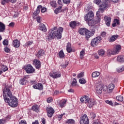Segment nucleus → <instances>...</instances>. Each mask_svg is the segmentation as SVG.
<instances>
[{
  "label": "nucleus",
  "instance_id": "nucleus-1",
  "mask_svg": "<svg viewBox=\"0 0 124 124\" xmlns=\"http://www.w3.org/2000/svg\"><path fill=\"white\" fill-rule=\"evenodd\" d=\"M11 89H12V85L8 84L5 86L3 92L4 100H5V102L8 103L9 106L11 107H17L18 105L17 98L13 96V95H12V92L11 91Z\"/></svg>",
  "mask_w": 124,
  "mask_h": 124
},
{
  "label": "nucleus",
  "instance_id": "nucleus-2",
  "mask_svg": "<svg viewBox=\"0 0 124 124\" xmlns=\"http://www.w3.org/2000/svg\"><path fill=\"white\" fill-rule=\"evenodd\" d=\"M63 31V28L62 27L58 28L56 27H54L52 28V29L49 31L48 39L51 40V39H54L56 37L58 39H61Z\"/></svg>",
  "mask_w": 124,
  "mask_h": 124
},
{
  "label": "nucleus",
  "instance_id": "nucleus-3",
  "mask_svg": "<svg viewBox=\"0 0 124 124\" xmlns=\"http://www.w3.org/2000/svg\"><path fill=\"white\" fill-rule=\"evenodd\" d=\"M108 3H109L108 0H103V2L99 6V8L96 13V16L98 19V21H100V13H102L104 12V10L107 9V7H108Z\"/></svg>",
  "mask_w": 124,
  "mask_h": 124
},
{
  "label": "nucleus",
  "instance_id": "nucleus-4",
  "mask_svg": "<svg viewBox=\"0 0 124 124\" xmlns=\"http://www.w3.org/2000/svg\"><path fill=\"white\" fill-rule=\"evenodd\" d=\"M121 49H122L121 46L117 45L112 50L108 49V54H109V55H116V54H118L120 52Z\"/></svg>",
  "mask_w": 124,
  "mask_h": 124
},
{
  "label": "nucleus",
  "instance_id": "nucleus-5",
  "mask_svg": "<svg viewBox=\"0 0 124 124\" xmlns=\"http://www.w3.org/2000/svg\"><path fill=\"white\" fill-rule=\"evenodd\" d=\"M101 40H102V38L100 36H98L93 38L91 41V46L93 47L97 46V45L100 43Z\"/></svg>",
  "mask_w": 124,
  "mask_h": 124
},
{
  "label": "nucleus",
  "instance_id": "nucleus-6",
  "mask_svg": "<svg viewBox=\"0 0 124 124\" xmlns=\"http://www.w3.org/2000/svg\"><path fill=\"white\" fill-rule=\"evenodd\" d=\"M80 124H89L90 121H89V118L87 115L84 114L80 118Z\"/></svg>",
  "mask_w": 124,
  "mask_h": 124
},
{
  "label": "nucleus",
  "instance_id": "nucleus-7",
  "mask_svg": "<svg viewBox=\"0 0 124 124\" xmlns=\"http://www.w3.org/2000/svg\"><path fill=\"white\" fill-rule=\"evenodd\" d=\"M94 16L93 12H89L86 16H85L84 19L86 22H90L93 19Z\"/></svg>",
  "mask_w": 124,
  "mask_h": 124
},
{
  "label": "nucleus",
  "instance_id": "nucleus-8",
  "mask_svg": "<svg viewBox=\"0 0 124 124\" xmlns=\"http://www.w3.org/2000/svg\"><path fill=\"white\" fill-rule=\"evenodd\" d=\"M25 70L28 74L33 73L35 71L34 68H33V67L31 64H28L26 66Z\"/></svg>",
  "mask_w": 124,
  "mask_h": 124
},
{
  "label": "nucleus",
  "instance_id": "nucleus-9",
  "mask_svg": "<svg viewBox=\"0 0 124 124\" xmlns=\"http://www.w3.org/2000/svg\"><path fill=\"white\" fill-rule=\"evenodd\" d=\"M50 77L56 79L57 78H59L62 76V74H61V72H51L49 74Z\"/></svg>",
  "mask_w": 124,
  "mask_h": 124
},
{
  "label": "nucleus",
  "instance_id": "nucleus-10",
  "mask_svg": "<svg viewBox=\"0 0 124 124\" xmlns=\"http://www.w3.org/2000/svg\"><path fill=\"white\" fill-rule=\"evenodd\" d=\"M33 64L36 67V69H39L41 67V62L37 59L33 61Z\"/></svg>",
  "mask_w": 124,
  "mask_h": 124
},
{
  "label": "nucleus",
  "instance_id": "nucleus-11",
  "mask_svg": "<svg viewBox=\"0 0 124 124\" xmlns=\"http://www.w3.org/2000/svg\"><path fill=\"white\" fill-rule=\"evenodd\" d=\"M46 111H47V114L48 117L49 118H51L52 116H53V114L55 112V111L54 110V109L52 108V107H49L48 108H46Z\"/></svg>",
  "mask_w": 124,
  "mask_h": 124
},
{
  "label": "nucleus",
  "instance_id": "nucleus-12",
  "mask_svg": "<svg viewBox=\"0 0 124 124\" xmlns=\"http://www.w3.org/2000/svg\"><path fill=\"white\" fill-rule=\"evenodd\" d=\"M103 86L100 84H97L96 88V92L98 94H101L102 93V90Z\"/></svg>",
  "mask_w": 124,
  "mask_h": 124
},
{
  "label": "nucleus",
  "instance_id": "nucleus-13",
  "mask_svg": "<svg viewBox=\"0 0 124 124\" xmlns=\"http://www.w3.org/2000/svg\"><path fill=\"white\" fill-rule=\"evenodd\" d=\"M80 100L82 103L87 104L89 100H90V97L88 96H83L80 98Z\"/></svg>",
  "mask_w": 124,
  "mask_h": 124
},
{
  "label": "nucleus",
  "instance_id": "nucleus-14",
  "mask_svg": "<svg viewBox=\"0 0 124 124\" xmlns=\"http://www.w3.org/2000/svg\"><path fill=\"white\" fill-rule=\"evenodd\" d=\"M95 103H96L94 100L89 98V100L88 101V102H87V105L89 108H92Z\"/></svg>",
  "mask_w": 124,
  "mask_h": 124
},
{
  "label": "nucleus",
  "instance_id": "nucleus-15",
  "mask_svg": "<svg viewBox=\"0 0 124 124\" xmlns=\"http://www.w3.org/2000/svg\"><path fill=\"white\" fill-rule=\"evenodd\" d=\"M104 20L105 21L106 25H107L108 27H110V24H111V17L106 16L104 17Z\"/></svg>",
  "mask_w": 124,
  "mask_h": 124
},
{
  "label": "nucleus",
  "instance_id": "nucleus-16",
  "mask_svg": "<svg viewBox=\"0 0 124 124\" xmlns=\"http://www.w3.org/2000/svg\"><path fill=\"white\" fill-rule=\"evenodd\" d=\"M33 88L36 90H40V91H41L42 90H43V85L41 83H37L36 84L33 85Z\"/></svg>",
  "mask_w": 124,
  "mask_h": 124
},
{
  "label": "nucleus",
  "instance_id": "nucleus-17",
  "mask_svg": "<svg viewBox=\"0 0 124 124\" xmlns=\"http://www.w3.org/2000/svg\"><path fill=\"white\" fill-rule=\"evenodd\" d=\"M39 30L40 31H42L43 32H46L47 31V28H46V26L44 24L41 23L39 26Z\"/></svg>",
  "mask_w": 124,
  "mask_h": 124
},
{
  "label": "nucleus",
  "instance_id": "nucleus-18",
  "mask_svg": "<svg viewBox=\"0 0 124 124\" xmlns=\"http://www.w3.org/2000/svg\"><path fill=\"white\" fill-rule=\"evenodd\" d=\"M87 31H88V30L87 29H86L85 28H81L79 30L78 32L81 35H86V34H87Z\"/></svg>",
  "mask_w": 124,
  "mask_h": 124
},
{
  "label": "nucleus",
  "instance_id": "nucleus-19",
  "mask_svg": "<svg viewBox=\"0 0 124 124\" xmlns=\"http://www.w3.org/2000/svg\"><path fill=\"white\" fill-rule=\"evenodd\" d=\"M44 55H45L44 50H42V49H40L38 51L37 54L36 55V57H37L38 58H40V57L42 56H44Z\"/></svg>",
  "mask_w": 124,
  "mask_h": 124
},
{
  "label": "nucleus",
  "instance_id": "nucleus-20",
  "mask_svg": "<svg viewBox=\"0 0 124 124\" xmlns=\"http://www.w3.org/2000/svg\"><path fill=\"white\" fill-rule=\"evenodd\" d=\"M19 83L20 85H26V83H27V78L26 77H24L20 78L19 80Z\"/></svg>",
  "mask_w": 124,
  "mask_h": 124
},
{
  "label": "nucleus",
  "instance_id": "nucleus-21",
  "mask_svg": "<svg viewBox=\"0 0 124 124\" xmlns=\"http://www.w3.org/2000/svg\"><path fill=\"white\" fill-rule=\"evenodd\" d=\"M13 44L16 48H18L20 46V41L18 40H15L13 42Z\"/></svg>",
  "mask_w": 124,
  "mask_h": 124
},
{
  "label": "nucleus",
  "instance_id": "nucleus-22",
  "mask_svg": "<svg viewBox=\"0 0 124 124\" xmlns=\"http://www.w3.org/2000/svg\"><path fill=\"white\" fill-rule=\"evenodd\" d=\"M5 31V25L0 22V32H3Z\"/></svg>",
  "mask_w": 124,
  "mask_h": 124
},
{
  "label": "nucleus",
  "instance_id": "nucleus-23",
  "mask_svg": "<svg viewBox=\"0 0 124 124\" xmlns=\"http://www.w3.org/2000/svg\"><path fill=\"white\" fill-rule=\"evenodd\" d=\"M119 37V35H114L112 36L109 39V42H114L115 40L117 39Z\"/></svg>",
  "mask_w": 124,
  "mask_h": 124
},
{
  "label": "nucleus",
  "instance_id": "nucleus-24",
  "mask_svg": "<svg viewBox=\"0 0 124 124\" xmlns=\"http://www.w3.org/2000/svg\"><path fill=\"white\" fill-rule=\"evenodd\" d=\"M117 61L119 62H124V56H118L117 58Z\"/></svg>",
  "mask_w": 124,
  "mask_h": 124
},
{
  "label": "nucleus",
  "instance_id": "nucleus-25",
  "mask_svg": "<svg viewBox=\"0 0 124 124\" xmlns=\"http://www.w3.org/2000/svg\"><path fill=\"white\" fill-rule=\"evenodd\" d=\"M39 107L37 105H35L32 107V109L33 110V111H35L37 113L39 112Z\"/></svg>",
  "mask_w": 124,
  "mask_h": 124
},
{
  "label": "nucleus",
  "instance_id": "nucleus-26",
  "mask_svg": "<svg viewBox=\"0 0 124 124\" xmlns=\"http://www.w3.org/2000/svg\"><path fill=\"white\" fill-rule=\"evenodd\" d=\"M108 88L109 93H111V92H112V91H113L114 89H115V85L113 84H110L108 85Z\"/></svg>",
  "mask_w": 124,
  "mask_h": 124
},
{
  "label": "nucleus",
  "instance_id": "nucleus-27",
  "mask_svg": "<svg viewBox=\"0 0 124 124\" xmlns=\"http://www.w3.org/2000/svg\"><path fill=\"white\" fill-rule=\"evenodd\" d=\"M86 36V38L88 39V38H90L91 36H93V33H92L91 31L87 30V32L86 33V34L85 35Z\"/></svg>",
  "mask_w": 124,
  "mask_h": 124
},
{
  "label": "nucleus",
  "instance_id": "nucleus-28",
  "mask_svg": "<svg viewBox=\"0 0 124 124\" xmlns=\"http://www.w3.org/2000/svg\"><path fill=\"white\" fill-rule=\"evenodd\" d=\"M62 6H59L55 10L54 13H55V14H58V13H60V12H62Z\"/></svg>",
  "mask_w": 124,
  "mask_h": 124
},
{
  "label": "nucleus",
  "instance_id": "nucleus-29",
  "mask_svg": "<svg viewBox=\"0 0 124 124\" xmlns=\"http://www.w3.org/2000/svg\"><path fill=\"white\" fill-rule=\"evenodd\" d=\"M77 26V23L76 21H72L70 22V27L72 29H74Z\"/></svg>",
  "mask_w": 124,
  "mask_h": 124
},
{
  "label": "nucleus",
  "instance_id": "nucleus-30",
  "mask_svg": "<svg viewBox=\"0 0 124 124\" xmlns=\"http://www.w3.org/2000/svg\"><path fill=\"white\" fill-rule=\"evenodd\" d=\"M98 53L99 56L103 57V56L105 55V50L104 49H100L98 51Z\"/></svg>",
  "mask_w": 124,
  "mask_h": 124
},
{
  "label": "nucleus",
  "instance_id": "nucleus-31",
  "mask_svg": "<svg viewBox=\"0 0 124 124\" xmlns=\"http://www.w3.org/2000/svg\"><path fill=\"white\" fill-rule=\"evenodd\" d=\"M65 103H66V101L65 100H62L59 101V105L61 107H63Z\"/></svg>",
  "mask_w": 124,
  "mask_h": 124
},
{
  "label": "nucleus",
  "instance_id": "nucleus-32",
  "mask_svg": "<svg viewBox=\"0 0 124 124\" xmlns=\"http://www.w3.org/2000/svg\"><path fill=\"white\" fill-rule=\"evenodd\" d=\"M92 77L95 78V77H98L100 75V73L98 72H94L92 73Z\"/></svg>",
  "mask_w": 124,
  "mask_h": 124
},
{
  "label": "nucleus",
  "instance_id": "nucleus-33",
  "mask_svg": "<svg viewBox=\"0 0 124 124\" xmlns=\"http://www.w3.org/2000/svg\"><path fill=\"white\" fill-rule=\"evenodd\" d=\"M116 100L118 101H120L122 102V101H124V97L122 95H118L116 96Z\"/></svg>",
  "mask_w": 124,
  "mask_h": 124
},
{
  "label": "nucleus",
  "instance_id": "nucleus-34",
  "mask_svg": "<svg viewBox=\"0 0 124 124\" xmlns=\"http://www.w3.org/2000/svg\"><path fill=\"white\" fill-rule=\"evenodd\" d=\"M117 71L119 73H121V72H123V71H124V65L118 68L117 69Z\"/></svg>",
  "mask_w": 124,
  "mask_h": 124
},
{
  "label": "nucleus",
  "instance_id": "nucleus-35",
  "mask_svg": "<svg viewBox=\"0 0 124 124\" xmlns=\"http://www.w3.org/2000/svg\"><path fill=\"white\" fill-rule=\"evenodd\" d=\"M66 124H75V121L73 119H69L66 121Z\"/></svg>",
  "mask_w": 124,
  "mask_h": 124
},
{
  "label": "nucleus",
  "instance_id": "nucleus-36",
  "mask_svg": "<svg viewBox=\"0 0 124 124\" xmlns=\"http://www.w3.org/2000/svg\"><path fill=\"white\" fill-rule=\"evenodd\" d=\"M8 70V68H7V66L4 65L1 66V70L3 71V72H5V71H7Z\"/></svg>",
  "mask_w": 124,
  "mask_h": 124
},
{
  "label": "nucleus",
  "instance_id": "nucleus-37",
  "mask_svg": "<svg viewBox=\"0 0 124 124\" xmlns=\"http://www.w3.org/2000/svg\"><path fill=\"white\" fill-rule=\"evenodd\" d=\"M42 8V6L41 5H39L38 6L36 10L35 11L37 14H39V12H40V9Z\"/></svg>",
  "mask_w": 124,
  "mask_h": 124
},
{
  "label": "nucleus",
  "instance_id": "nucleus-38",
  "mask_svg": "<svg viewBox=\"0 0 124 124\" xmlns=\"http://www.w3.org/2000/svg\"><path fill=\"white\" fill-rule=\"evenodd\" d=\"M84 56H85V50H82L80 53V59H83Z\"/></svg>",
  "mask_w": 124,
  "mask_h": 124
},
{
  "label": "nucleus",
  "instance_id": "nucleus-39",
  "mask_svg": "<svg viewBox=\"0 0 124 124\" xmlns=\"http://www.w3.org/2000/svg\"><path fill=\"white\" fill-rule=\"evenodd\" d=\"M76 85H77V80L76 79V78H73L72 83V86H73V87H74V86H76Z\"/></svg>",
  "mask_w": 124,
  "mask_h": 124
},
{
  "label": "nucleus",
  "instance_id": "nucleus-40",
  "mask_svg": "<svg viewBox=\"0 0 124 124\" xmlns=\"http://www.w3.org/2000/svg\"><path fill=\"white\" fill-rule=\"evenodd\" d=\"M59 55L60 58H63V57H64V53H63V51H62V50L60 51Z\"/></svg>",
  "mask_w": 124,
  "mask_h": 124
},
{
  "label": "nucleus",
  "instance_id": "nucleus-41",
  "mask_svg": "<svg viewBox=\"0 0 124 124\" xmlns=\"http://www.w3.org/2000/svg\"><path fill=\"white\" fill-rule=\"evenodd\" d=\"M90 117L91 119H92V120H94V118H95L96 117L95 113L93 112H91L90 113Z\"/></svg>",
  "mask_w": 124,
  "mask_h": 124
},
{
  "label": "nucleus",
  "instance_id": "nucleus-42",
  "mask_svg": "<svg viewBox=\"0 0 124 124\" xmlns=\"http://www.w3.org/2000/svg\"><path fill=\"white\" fill-rule=\"evenodd\" d=\"M50 5L52 7H56L57 5V2L55 1H52L50 2Z\"/></svg>",
  "mask_w": 124,
  "mask_h": 124
},
{
  "label": "nucleus",
  "instance_id": "nucleus-43",
  "mask_svg": "<svg viewBox=\"0 0 124 124\" xmlns=\"http://www.w3.org/2000/svg\"><path fill=\"white\" fill-rule=\"evenodd\" d=\"M79 82L80 83V84H86V80H85V79L84 78H81V79H80L79 80Z\"/></svg>",
  "mask_w": 124,
  "mask_h": 124
},
{
  "label": "nucleus",
  "instance_id": "nucleus-44",
  "mask_svg": "<svg viewBox=\"0 0 124 124\" xmlns=\"http://www.w3.org/2000/svg\"><path fill=\"white\" fill-rule=\"evenodd\" d=\"M84 76V72H81L80 73H79L78 76H77V78H82V77H83Z\"/></svg>",
  "mask_w": 124,
  "mask_h": 124
},
{
  "label": "nucleus",
  "instance_id": "nucleus-45",
  "mask_svg": "<svg viewBox=\"0 0 124 124\" xmlns=\"http://www.w3.org/2000/svg\"><path fill=\"white\" fill-rule=\"evenodd\" d=\"M32 44V41H29L25 44V46H31Z\"/></svg>",
  "mask_w": 124,
  "mask_h": 124
},
{
  "label": "nucleus",
  "instance_id": "nucleus-46",
  "mask_svg": "<svg viewBox=\"0 0 124 124\" xmlns=\"http://www.w3.org/2000/svg\"><path fill=\"white\" fill-rule=\"evenodd\" d=\"M113 23L116 25H120V20H119V19H115Z\"/></svg>",
  "mask_w": 124,
  "mask_h": 124
},
{
  "label": "nucleus",
  "instance_id": "nucleus-47",
  "mask_svg": "<svg viewBox=\"0 0 124 124\" xmlns=\"http://www.w3.org/2000/svg\"><path fill=\"white\" fill-rule=\"evenodd\" d=\"M3 45H8V40L7 39H5L3 41Z\"/></svg>",
  "mask_w": 124,
  "mask_h": 124
},
{
  "label": "nucleus",
  "instance_id": "nucleus-48",
  "mask_svg": "<svg viewBox=\"0 0 124 124\" xmlns=\"http://www.w3.org/2000/svg\"><path fill=\"white\" fill-rule=\"evenodd\" d=\"M63 2L66 4L70 3V0H63Z\"/></svg>",
  "mask_w": 124,
  "mask_h": 124
},
{
  "label": "nucleus",
  "instance_id": "nucleus-49",
  "mask_svg": "<svg viewBox=\"0 0 124 124\" xmlns=\"http://www.w3.org/2000/svg\"><path fill=\"white\" fill-rule=\"evenodd\" d=\"M4 51L6 52V53H9L10 52V49L6 47L4 48Z\"/></svg>",
  "mask_w": 124,
  "mask_h": 124
},
{
  "label": "nucleus",
  "instance_id": "nucleus-50",
  "mask_svg": "<svg viewBox=\"0 0 124 124\" xmlns=\"http://www.w3.org/2000/svg\"><path fill=\"white\" fill-rule=\"evenodd\" d=\"M101 36L102 37H105L106 36V32L105 31H103L101 33Z\"/></svg>",
  "mask_w": 124,
  "mask_h": 124
},
{
  "label": "nucleus",
  "instance_id": "nucleus-51",
  "mask_svg": "<svg viewBox=\"0 0 124 124\" xmlns=\"http://www.w3.org/2000/svg\"><path fill=\"white\" fill-rule=\"evenodd\" d=\"M105 102L109 105H113V102L111 101L106 100Z\"/></svg>",
  "mask_w": 124,
  "mask_h": 124
},
{
  "label": "nucleus",
  "instance_id": "nucleus-52",
  "mask_svg": "<svg viewBox=\"0 0 124 124\" xmlns=\"http://www.w3.org/2000/svg\"><path fill=\"white\" fill-rule=\"evenodd\" d=\"M5 123H6L5 120L4 119L0 120V124H5Z\"/></svg>",
  "mask_w": 124,
  "mask_h": 124
},
{
  "label": "nucleus",
  "instance_id": "nucleus-53",
  "mask_svg": "<svg viewBox=\"0 0 124 124\" xmlns=\"http://www.w3.org/2000/svg\"><path fill=\"white\" fill-rule=\"evenodd\" d=\"M66 50L68 53H71V52H72V48L71 47H69L68 49L66 48Z\"/></svg>",
  "mask_w": 124,
  "mask_h": 124
},
{
  "label": "nucleus",
  "instance_id": "nucleus-54",
  "mask_svg": "<svg viewBox=\"0 0 124 124\" xmlns=\"http://www.w3.org/2000/svg\"><path fill=\"white\" fill-rule=\"evenodd\" d=\"M38 14L37 13H36V12H34V13L33 14V18L34 19H36V16L38 15Z\"/></svg>",
  "mask_w": 124,
  "mask_h": 124
},
{
  "label": "nucleus",
  "instance_id": "nucleus-55",
  "mask_svg": "<svg viewBox=\"0 0 124 124\" xmlns=\"http://www.w3.org/2000/svg\"><path fill=\"white\" fill-rule=\"evenodd\" d=\"M41 122L43 124H46V119H45V118H42Z\"/></svg>",
  "mask_w": 124,
  "mask_h": 124
},
{
  "label": "nucleus",
  "instance_id": "nucleus-56",
  "mask_svg": "<svg viewBox=\"0 0 124 124\" xmlns=\"http://www.w3.org/2000/svg\"><path fill=\"white\" fill-rule=\"evenodd\" d=\"M52 98L49 97L47 99V102H48V103H50V102H52Z\"/></svg>",
  "mask_w": 124,
  "mask_h": 124
},
{
  "label": "nucleus",
  "instance_id": "nucleus-57",
  "mask_svg": "<svg viewBox=\"0 0 124 124\" xmlns=\"http://www.w3.org/2000/svg\"><path fill=\"white\" fill-rule=\"evenodd\" d=\"M46 10H47V9L46 8H43L41 9V12L42 13H44L45 12H46Z\"/></svg>",
  "mask_w": 124,
  "mask_h": 124
},
{
  "label": "nucleus",
  "instance_id": "nucleus-58",
  "mask_svg": "<svg viewBox=\"0 0 124 124\" xmlns=\"http://www.w3.org/2000/svg\"><path fill=\"white\" fill-rule=\"evenodd\" d=\"M71 47V44L68 43L66 46V49Z\"/></svg>",
  "mask_w": 124,
  "mask_h": 124
},
{
  "label": "nucleus",
  "instance_id": "nucleus-59",
  "mask_svg": "<svg viewBox=\"0 0 124 124\" xmlns=\"http://www.w3.org/2000/svg\"><path fill=\"white\" fill-rule=\"evenodd\" d=\"M90 31L91 32L93 33V34H94V33L95 32V30L94 29H93L91 30V31Z\"/></svg>",
  "mask_w": 124,
  "mask_h": 124
},
{
  "label": "nucleus",
  "instance_id": "nucleus-60",
  "mask_svg": "<svg viewBox=\"0 0 124 124\" xmlns=\"http://www.w3.org/2000/svg\"><path fill=\"white\" fill-rule=\"evenodd\" d=\"M19 124H27V122L26 121H21L20 122H19Z\"/></svg>",
  "mask_w": 124,
  "mask_h": 124
},
{
  "label": "nucleus",
  "instance_id": "nucleus-61",
  "mask_svg": "<svg viewBox=\"0 0 124 124\" xmlns=\"http://www.w3.org/2000/svg\"><path fill=\"white\" fill-rule=\"evenodd\" d=\"M18 15H19L18 12H16L15 15H14V18H16V17H18Z\"/></svg>",
  "mask_w": 124,
  "mask_h": 124
},
{
  "label": "nucleus",
  "instance_id": "nucleus-62",
  "mask_svg": "<svg viewBox=\"0 0 124 124\" xmlns=\"http://www.w3.org/2000/svg\"><path fill=\"white\" fill-rule=\"evenodd\" d=\"M36 20H37V22H38V23H40V16H38L36 17Z\"/></svg>",
  "mask_w": 124,
  "mask_h": 124
},
{
  "label": "nucleus",
  "instance_id": "nucleus-63",
  "mask_svg": "<svg viewBox=\"0 0 124 124\" xmlns=\"http://www.w3.org/2000/svg\"><path fill=\"white\" fill-rule=\"evenodd\" d=\"M107 89H108L107 86H104L103 87V91L104 92H106V91H107Z\"/></svg>",
  "mask_w": 124,
  "mask_h": 124
},
{
  "label": "nucleus",
  "instance_id": "nucleus-64",
  "mask_svg": "<svg viewBox=\"0 0 124 124\" xmlns=\"http://www.w3.org/2000/svg\"><path fill=\"white\" fill-rule=\"evenodd\" d=\"M93 124H100V122H99V121L97 120L96 121H95Z\"/></svg>",
  "mask_w": 124,
  "mask_h": 124
}]
</instances>
